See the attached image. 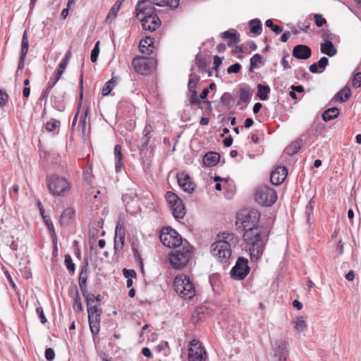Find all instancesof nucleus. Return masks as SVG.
I'll list each match as a JSON object with an SVG mask.
<instances>
[{
	"mask_svg": "<svg viewBox=\"0 0 361 361\" xmlns=\"http://www.w3.org/2000/svg\"><path fill=\"white\" fill-rule=\"evenodd\" d=\"M314 203V202L313 201L312 199H311L310 200L308 204L306 206L305 213L308 217L310 216V215L312 211Z\"/></svg>",
	"mask_w": 361,
	"mask_h": 361,
	"instance_id": "nucleus-61",
	"label": "nucleus"
},
{
	"mask_svg": "<svg viewBox=\"0 0 361 361\" xmlns=\"http://www.w3.org/2000/svg\"><path fill=\"white\" fill-rule=\"evenodd\" d=\"M317 63L319 68L324 69L329 63V59L326 56H323Z\"/></svg>",
	"mask_w": 361,
	"mask_h": 361,
	"instance_id": "nucleus-58",
	"label": "nucleus"
},
{
	"mask_svg": "<svg viewBox=\"0 0 361 361\" xmlns=\"http://www.w3.org/2000/svg\"><path fill=\"white\" fill-rule=\"evenodd\" d=\"M60 127V122L59 121L51 119L47 122L45 124L46 130L49 132L55 133V131L59 130Z\"/></svg>",
	"mask_w": 361,
	"mask_h": 361,
	"instance_id": "nucleus-34",
	"label": "nucleus"
},
{
	"mask_svg": "<svg viewBox=\"0 0 361 361\" xmlns=\"http://www.w3.org/2000/svg\"><path fill=\"white\" fill-rule=\"evenodd\" d=\"M28 49H29V42H28L27 35V30H25L24 33L23 35V37H22L20 55L26 56L27 54V51H28Z\"/></svg>",
	"mask_w": 361,
	"mask_h": 361,
	"instance_id": "nucleus-36",
	"label": "nucleus"
},
{
	"mask_svg": "<svg viewBox=\"0 0 361 361\" xmlns=\"http://www.w3.org/2000/svg\"><path fill=\"white\" fill-rule=\"evenodd\" d=\"M41 212H42V215L43 216L45 225L47 226L51 235L56 236L52 221L51 220V219L49 217L43 215L44 210L42 208L41 209Z\"/></svg>",
	"mask_w": 361,
	"mask_h": 361,
	"instance_id": "nucleus-37",
	"label": "nucleus"
},
{
	"mask_svg": "<svg viewBox=\"0 0 361 361\" xmlns=\"http://www.w3.org/2000/svg\"><path fill=\"white\" fill-rule=\"evenodd\" d=\"M179 0H166V6L171 8H176L179 6Z\"/></svg>",
	"mask_w": 361,
	"mask_h": 361,
	"instance_id": "nucleus-59",
	"label": "nucleus"
},
{
	"mask_svg": "<svg viewBox=\"0 0 361 361\" xmlns=\"http://www.w3.org/2000/svg\"><path fill=\"white\" fill-rule=\"evenodd\" d=\"M125 243V233L123 228L118 224L116 227V234L114 238V248L116 250L123 249Z\"/></svg>",
	"mask_w": 361,
	"mask_h": 361,
	"instance_id": "nucleus-20",
	"label": "nucleus"
},
{
	"mask_svg": "<svg viewBox=\"0 0 361 361\" xmlns=\"http://www.w3.org/2000/svg\"><path fill=\"white\" fill-rule=\"evenodd\" d=\"M266 25L268 27L271 28V30L276 34L279 35L283 31V28L279 25H275L273 23V21L270 19L267 20L265 23Z\"/></svg>",
	"mask_w": 361,
	"mask_h": 361,
	"instance_id": "nucleus-44",
	"label": "nucleus"
},
{
	"mask_svg": "<svg viewBox=\"0 0 361 361\" xmlns=\"http://www.w3.org/2000/svg\"><path fill=\"white\" fill-rule=\"evenodd\" d=\"M257 97L260 100L264 101L268 98V94L270 92V87L268 85L258 84L257 85Z\"/></svg>",
	"mask_w": 361,
	"mask_h": 361,
	"instance_id": "nucleus-31",
	"label": "nucleus"
},
{
	"mask_svg": "<svg viewBox=\"0 0 361 361\" xmlns=\"http://www.w3.org/2000/svg\"><path fill=\"white\" fill-rule=\"evenodd\" d=\"M241 69V66L240 63H236L231 66H230L228 69L227 72L228 73H238Z\"/></svg>",
	"mask_w": 361,
	"mask_h": 361,
	"instance_id": "nucleus-54",
	"label": "nucleus"
},
{
	"mask_svg": "<svg viewBox=\"0 0 361 361\" xmlns=\"http://www.w3.org/2000/svg\"><path fill=\"white\" fill-rule=\"evenodd\" d=\"M302 140H297L295 142H293L292 144L288 145L286 149L285 152L288 155H293L298 152L300 149L302 147Z\"/></svg>",
	"mask_w": 361,
	"mask_h": 361,
	"instance_id": "nucleus-29",
	"label": "nucleus"
},
{
	"mask_svg": "<svg viewBox=\"0 0 361 361\" xmlns=\"http://www.w3.org/2000/svg\"><path fill=\"white\" fill-rule=\"evenodd\" d=\"M74 305L73 308L77 309L78 311L82 310V305L81 302V300L78 293V291L76 290L75 296L74 298Z\"/></svg>",
	"mask_w": 361,
	"mask_h": 361,
	"instance_id": "nucleus-48",
	"label": "nucleus"
},
{
	"mask_svg": "<svg viewBox=\"0 0 361 361\" xmlns=\"http://www.w3.org/2000/svg\"><path fill=\"white\" fill-rule=\"evenodd\" d=\"M250 32L255 35H260L262 32V24L258 18L251 20L249 23Z\"/></svg>",
	"mask_w": 361,
	"mask_h": 361,
	"instance_id": "nucleus-30",
	"label": "nucleus"
},
{
	"mask_svg": "<svg viewBox=\"0 0 361 361\" xmlns=\"http://www.w3.org/2000/svg\"><path fill=\"white\" fill-rule=\"evenodd\" d=\"M99 42H97L95 44L94 47L93 48V49L91 51L90 59L92 63H94L97 61V58H98L99 53Z\"/></svg>",
	"mask_w": 361,
	"mask_h": 361,
	"instance_id": "nucleus-43",
	"label": "nucleus"
},
{
	"mask_svg": "<svg viewBox=\"0 0 361 361\" xmlns=\"http://www.w3.org/2000/svg\"><path fill=\"white\" fill-rule=\"evenodd\" d=\"M221 63L222 60L220 57H219L218 56H215L214 57V65L215 70L218 69L219 66L221 64Z\"/></svg>",
	"mask_w": 361,
	"mask_h": 361,
	"instance_id": "nucleus-64",
	"label": "nucleus"
},
{
	"mask_svg": "<svg viewBox=\"0 0 361 361\" xmlns=\"http://www.w3.org/2000/svg\"><path fill=\"white\" fill-rule=\"evenodd\" d=\"M165 199L173 216L176 219H183L186 212L182 200L171 191L166 192Z\"/></svg>",
	"mask_w": 361,
	"mask_h": 361,
	"instance_id": "nucleus-8",
	"label": "nucleus"
},
{
	"mask_svg": "<svg viewBox=\"0 0 361 361\" xmlns=\"http://www.w3.org/2000/svg\"><path fill=\"white\" fill-rule=\"evenodd\" d=\"M339 115V110L336 107H331L326 109L322 114V118L324 121H329L334 118H336Z\"/></svg>",
	"mask_w": 361,
	"mask_h": 361,
	"instance_id": "nucleus-28",
	"label": "nucleus"
},
{
	"mask_svg": "<svg viewBox=\"0 0 361 361\" xmlns=\"http://www.w3.org/2000/svg\"><path fill=\"white\" fill-rule=\"evenodd\" d=\"M25 57L26 56L25 55H20V60H19V63H18V68H17V71L16 73H18V71L20 70H22L24 67V64H25Z\"/></svg>",
	"mask_w": 361,
	"mask_h": 361,
	"instance_id": "nucleus-63",
	"label": "nucleus"
},
{
	"mask_svg": "<svg viewBox=\"0 0 361 361\" xmlns=\"http://www.w3.org/2000/svg\"><path fill=\"white\" fill-rule=\"evenodd\" d=\"M240 98L239 101L238 102V105H239L240 103H246L248 102L252 95V90L250 87H245L240 88Z\"/></svg>",
	"mask_w": 361,
	"mask_h": 361,
	"instance_id": "nucleus-26",
	"label": "nucleus"
},
{
	"mask_svg": "<svg viewBox=\"0 0 361 361\" xmlns=\"http://www.w3.org/2000/svg\"><path fill=\"white\" fill-rule=\"evenodd\" d=\"M87 264L84 265L80 271L78 282L79 284H87Z\"/></svg>",
	"mask_w": 361,
	"mask_h": 361,
	"instance_id": "nucleus-42",
	"label": "nucleus"
},
{
	"mask_svg": "<svg viewBox=\"0 0 361 361\" xmlns=\"http://www.w3.org/2000/svg\"><path fill=\"white\" fill-rule=\"evenodd\" d=\"M190 348L188 350V361H204L207 353L198 341L192 340L190 342Z\"/></svg>",
	"mask_w": 361,
	"mask_h": 361,
	"instance_id": "nucleus-15",
	"label": "nucleus"
},
{
	"mask_svg": "<svg viewBox=\"0 0 361 361\" xmlns=\"http://www.w3.org/2000/svg\"><path fill=\"white\" fill-rule=\"evenodd\" d=\"M314 19L317 27H322L326 23V19L320 14H314Z\"/></svg>",
	"mask_w": 361,
	"mask_h": 361,
	"instance_id": "nucleus-50",
	"label": "nucleus"
},
{
	"mask_svg": "<svg viewBox=\"0 0 361 361\" xmlns=\"http://www.w3.org/2000/svg\"><path fill=\"white\" fill-rule=\"evenodd\" d=\"M350 97L351 90L348 85H346L337 94H335L333 100L342 103L349 99Z\"/></svg>",
	"mask_w": 361,
	"mask_h": 361,
	"instance_id": "nucleus-24",
	"label": "nucleus"
},
{
	"mask_svg": "<svg viewBox=\"0 0 361 361\" xmlns=\"http://www.w3.org/2000/svg\"><path fill=\"white\" fill-rule=\"evenodd\" d=\"M223 38L229 39L228 45L229 47L237 44L240 40V35L237 32H231L230 31H226L222 33Z\"/></svg>",
	"mask_w": 361,
	"mask_h": 361,
	"instance_id": "nucleus-27",
	"label": "nucleus"
},
{
	"mask_svg": "<svg viewBox=\"0 0 361 361\" xmlns=\"http://www.w3.org/2000/svg\"><path fill=\"white\" fill-rule=\"evenodd\" d=\"M293 323L295 324L294 327H295V330L298 333H302V332L305 331L307 329V325L306 324V322L305 321V319L302 317H298L293 322Z\"/></svg>",
	"mask_w": 361,
	"mask_h": 361,
	"instance_id": "nucleus-33",
	"label": "nucleus"
},
{
	"mask_svg": "<svg viewBox=\"0 0 361 361\" xmlns=\"http://www.w3.org/2000/svg\"><path fill=\"white\" fill-rule=\"evenodd\" d=\"M75 217V209L73 207H68L61 214L59 223L62 226L69 225Z\"/></svg>",
	"mask_w": 361,
	"mask_h": 361,
	"instance_id": "nucleus-21",
	"label": "nucleus"
},
{
	"mask_svg": "<svg viewBox=\"0 0 361 361\" xmlns=\"http://www.w3.org/2000/svg\"><path fill=\"white\" fill-rule=\"evenodd\" d=\"M44 355L47 360L51 361L55 357V353L52 348H49L45 350Z\"/></svg>",
	"mask_w": 361,
	"mask_h": 361,
	"instance_id": "nucleus-55",
	"label": "nucleus"
},
{
	"mask_svg": "<svg viewBox=\"0 0 361 361\" xmlns=\"http://www.w3.org/2000/svg\"><path fill=\"white\" fill-rule=\"evenodd\" d=\"M87 305H91L92 304H95V298L94 295L92 293L89 294L85 298Z\"/></svg>",
	"mask_w": 361,
	"mask_h": 361,
	"instance_id": "nucleus-60",
	"label": "nucleus"
},
{
	"mask_svg": "<svg viewBox=\"0 0 361 361\" xmlns=\"http://www.w3.org/2000/svg\"><path fill=\"white\" fill-rule=\"evenodd\" d=\"M192 247L189 245H183V247L171 254L169 261L174 269H183L191 257Z\"/></svg>",
	"mask_w": 361,
	"mask_h": 361,
	"instance_id": "nucleus-9",
	"label": "nucleus"
},
{
	"mask_svg": "<svg viewBox=\"0 0 361 361\" xmlns=\"http://www.w3.org/2000/svg\"><path fill=\"white\" fill-rule=\"evenodd\" d=\"M135 11L137 18L142 16L141 24L145 30L154 32L161 25V20L150 1H139L136 5Z\"/></svg>",
	"mask_w": 361,
	"mask_h": 361,
	"instance_id": "nucleus-2",
	"label": "nucleus"
},
{
	"mask_svg": "<svg viewBox=\"0 0 361 361\" xmlns=\"http://www.w3.org/2000/svg\"><path fill=\"white\" fill-rule=\"evenodd\" d=\"M114 82L115 80L113 78L104 84L102 91L103 96H107L110 94L113 90Z\"/></svg>",
	"mask_w": 361,
	"mask_h": 361,
	"instance_id": "nucleus-38",
	"label": "nucleus"
},
{
	"mask_svg": "<svg viewBox=\"0 0 361 361\" xmlns=\"http://www.w3.org/2000/svg\"><path fill=\"white\" fill-rule=\"evenodd\" d=\"M188 91L190 92V94L188 96L190 103L192 105H200L201 104V100L198 97L197 90H192Z\"/></svg>",
	"mask_w": 361,
	"mask_h": 361,
	"instance_id": "nucleus-40",
	"label": "nucleus"
},
{
	"mask_svg": "<svg viewBox=\"0 0 361 361\" xmlns=\"http://www.w3.org/2000/svg\"><path fill=\"white\" fill-rule=\"evenodd\" d=\"M247 263L246 259L239 257L231 271V277L237 280H242L245 278L250 271Z\"/></svg>",
	"mask_w": 361,
	"mask_h": 361,
	"instance_id": "nucleus-14",
	"label": "nucleus"
},
{
	"mask_svg": "<svg viewBox=\"0 0 361 361\" xmlns=\"http://www.w3.org/2000/svg\"><path fill=\"white\" fill-rule=\"evenodd\" d=\"M352 85L354 87H361V72L356 73L352 79Z\"/></svg>",
	"mask_w": 361,
	"mask_h": 361,
	"instance_id": "nucleus-51",
	"label": "nucleus"
},
{
	"mask_svg": "<svg viewBox=\"0 0 361 361\" xmlns=\"http://www.w3.org/2000/svg\"><path fill=\"white\" fill-rule=\"evenodd\" d=\"M320 51L322 54H325L329 57L334 56L337 54V50L334 47L333 42L330 40H326L321 43Z\"/></svg>",
	"mask_w": 361,
	"mask_h": 361,
	"instance_id": "nucleus-23",
	"label": "nucleus"
},
{
	"mask_svg": "<svg viewBox=\"0 0 361 361\" xmlns=\"http://www.w3.org/2000/svg\"><path fill=\"white\" fill-rule=\"evenodd\" d=\"M221 102L222 104L231 107L233 105L234 100L231 93L225 92L221 97Z\"/></svg>",
	"mask_w": 361,
	"mask_h": 361,
	"instance_id": "nucleus-35",
	"label": "nucleus"
},
{
	"mask_svg": "<svg viewBox=\"0 0 361 361\" xmlns=\"http://www.w3.org/2000/svg\"><path fill=\"white\" fill-rule=\"evenodd\" d=\"M178 183L179 186L185 192H192L194 190L192 183L190 181V177L185 173L178 174Z\"/></svg>",
	"mask_w": 361,
	"mask_h": 361,
	"instance_id": "nucleus-19",
	"label": "nucleus"
},
{
	"mask_svg": "<svg viewBox=\"0 0 361 361\" xmlns=\"http://www.w3.org/2000/svg\"><path fill=\"white\" fill-rule=\"evenodd\" d=\"M156 61L152 58L137 56L133 61L132 66L135 72L141 75H148L154 68Z\"/></svg>",
	"mask_w": 361,
	"mask_h": 361,
	"instance_id": "nucleus-11",
	"label": "nucleus"
},
{
	"mask_svg": "<svg viewBox=\"0 0 361 361\" xmlns=\"http://www.w3.org/2000/svg\"><path fill=\"white\" fill-rule=\"evenodd\" d=\"M47 184L53 196H64L71 188V183L64 177L58 175L47 177Z\"/></svg>",
	"mask_w": 361,
	"mask_h": 361,
	"instance_id": "nucleus-5",
	"label": "nucleus"
},
{
	"mask_svg": "<svg viewBox=\"0 0 361 361\" xmlns=\"http://www.w3.org/2000/svg\"><path fill=\"white\" fill-rule=\"evenodd\" d=\"M175 291L184 299H191L195 295V288L190 279L184 274L177 276L173 280Z\"/></svg>",
	"mask_w": 361,
	"mask_h": 361,
	"instance_id": "nucleus-4",
	"label": "nucleus"
},
{
	"mask_svg": "<svg viewBox=\"0 0 361 361\" xmlns=\"http://www.w3.org/2000/svg\"><path fill=\"white\" fill-rule=\"evenodd\" d=\"M123 276L127 279H133L136 277V272L134 269H123Z\"/></svg>",
	"mask_w": 361,
	"mask_h": 361,
	"instance_id": "nucleus-53",
	"label": "nucleus"
},
{
	"mask_svg": "<svg viewBox=\"0 0 361 361\" xmlns=\"http://www.w3.org/2000/svg\"><path fill=\"white\" fill-rule=\"evenodd\" d=\"M161 242L166 247H177L183 243L181 235L171 227L164 228L160 233Z\"/></svg>",
	"mask_w": 361,
	"mask_h": 361,
	"instance_id": "nucleus-10",
	"label": "nucleus"
},
{
	"mask_svg": "<svg viewBox=\"0 0 361 361\" xmlns=\"http://www.w3.org/2000/svg\"><path fill=\"white\" fill-rule=\"evenodd\" d=\"M262 63V56L259 54H255L251 59H250V71L252 72L254 68H257L258 63Z\"/></svg>",
	"mask_w": 361,
	"mask_h": 361,
	"instance_id": "nucleus-41",
	"label": "nucleus"
},
{
	"mask_svg": "<svg viewBox=\"0 0 361 361\" xmlns=\"http://www.w3.org/2000/svg\"><path fill=\"white\" fill-rule=\"evenodd\" d=\"M238 243V238L233 233H219L211 246V252L220 262H226L231 255L232 247H235Z\"/></svg>",
	"mask_w": 361,
	"mask_h": 361,
	"instance_id": "nucleus-1",
	"label": "nucleus"
},
{
	"mask_svg": "<svg viewBox=\"0 0 361 361\" xmlns=\"http://www.w3.org/2000/svg\"><path fill=\"white\" fill-rule=\"evenodd\" d=\"M220 155L219 153L209 152L203 157V163L207 166H213L219 163Z\"/></svg>",
	"mask_w": 361,
	"mask_h": 361,
	"instance_id": "nucleus-25",
	"label": "nucleus"
},
{
	"mask_svg": "<svg viewBox=\"0 0 361 361\" xmlns=\"http://www.w3.org/2000/svg\"><path fill=\"white\" fill-rule=\"evenodd\" d=\"M153 131V128L150 124H147L142 132V137L140 140V143L137 145L140 154L142 156L145 154V150L147 147L149 142L151 138V133Z\"/></svg>",
	"mask_w": 361,
	"mask_h": 361,
	"instance_id": "nucleus-16",
	"label": "nucleus"
},
{
	"mask_svg": "<svg viewBox=\"0 0 361 361\" xmlns=\"http://www.w3.org/2000/svg\"><path fill=\"white\" fill-rule=\"evenodd\" d=\"M288 170L285 166L276 167L271 173L270 180L273 185H281L286 179Z\"/></svg>",
	"mask_w": 361,
	"mask_h": 361,
	"instance_id": "nucleus-17",
	"label": "nucleus"
},
{
	"mask_svg": "<svg viewBox=\"0 0 361 361\" xmlns=\"http://www.w3.org/2000/svg\"><path fill=\"white\" fill-rule=\"evenodd\" d=\"M154 38L150 36H146L144 39H142L140 42L145 44V45H147L149 47L154 48Z\"/></svg>",
	"mask_w": 361,
	"mask_h": 361,
	"instance_id": "nucleus-57",
	"label": "nucleus"
},
{
	"mask_svg": "<svg viewBox=\"0 0 361 361\" xmlns=\"http://www.w3.org/2000/svg\"><path fill=\"white\" fill-rule=\"evenodd\" d=\"M88 313V322L91 333L97 335L99 331V324L101 320L102 310L97 304L87 305Z\"/></svg>",
	"mask_w": 361,
	"mask_h": 361,
	"instance_id": "nucleus-12",
	"label": "nucleus"
},
{
	"mask_svg": "<svg viewBox=\"0 0 361 361\" xmlns=\"http://www.w3.org/2000/svg\"><path fill=\"white\" fill-rule=\"evenodd\" d=\"M311 49L307 45L298 44L293 49V56L298 59H307L311 56Z\"/></svg>",
	"mask_w": 361,
	"mask_h": 361,
	"instance_id": "nucleus-18",
	"label": "nucleus"
},
{
	"mask_svg": "<svg viewBox=\"0 0 361 361\" xmlns=\"http://www.w3.org/2000/svg\"><path fill=\"white\" fill-rule=\"evenodd\" d=\"M36 313L38 314L40 318V321L42 324H45L47 322V318L44 314V310L42 307H37L36 308Z\"/></svg>",
	"mask_w": 361,
	"mask_h": 361,
	"instance_id": "nucleus-56",
	"label": "nucleus"
},
{
	"mask_svg": "<svg viewBox=\"0 0 361 361\" xmlns=\"http://www.w3.org/2000/svg\"><path fill=\"white\" fill-rule=\"evenodd\" d=\"M255 201L265 207L273 205L277 200L278 196L274 188L267 185L258 186L255 192Z\"/></svg>",
	"mask_w": 361,
	"mask_h": 361,
	"instance_id": "nucleus-7",
	"label": "nucleus"
},
{
	"mask_svg": "<svg viewBox=\"0 0 361 361\" xmlns=\"http://www.w3.org/2000/svg\"><path fill=\"white\" fill-rule=\"evenodd\" d=\"M58 81L59 80H56V78H51L50 80L48 82V85H47V90L42 92V96L47 97L48 94H49L50 91L51 90V89L54 87V85L56 84V82Z\"/></svg>",
	"mask_w": 361,
	"mask_h": 361,
	"instance_id": "nucleus-47",
	"label": "nucleus"
},
{
	"mask_svg": "<svg viewBox=\"0 0 361 361\" xmlns=\"http://www.w3.org/2000/svg\"><path fill=\"white\" fill-rule=\"evenodd\" d=\"M267 237L262 233L259 228H249L245 231L243 240L246 247L249 248L252 261L257 260L262 255Z\"/></svg>",
	"mask_w": 361,
	"mask_h": 361,
	"instance_id": "nucleus-3",
	"label": "nucleus"
},
{
	"mask_svg": "<svg viewBox=\"0 0 361 361\" xmlns=\"http://www.w3.org/2000/svg\"><path fill=\"white\" fill-rule=\"evenodd\" d=\"M65 264L66 266V268L73 272L75 270V264L73 262L72 258L69 255H65Z\"/></svg>",
	"mask_w": 361,
	"mask_h": 361,
	"instance_id": "nucleus-45",
	"label": "nucleus"
},
{
	"mask_svg": "<svg viewBox=\"0 0 361 361\" xmlns=\"http://www.w3.org/2000/svg\"><path fill=\"white\" fill-rule=\"evenodd\" d=\"M114 160H115V169L117 173L121 171L123 168V155L121 152V147L119 145H116L114 147Z\"/></svg>",
	"mask_w": 361,
	"mask_h": 361,
	"instance_id": "nucleus-22",
	"label": "nucleus"
},
{
	"mask_svg": "<svg viewBox=\"0 0 361 361\" xmlns=\"http://www.w3.org/2000/svg\"><path fill=\"white\" fill-rule=\"evenodd\" d=\"M89 108L87 107L85 109V113L81 116L80 118V123H81L82 125V129L85 130V128H86V126L87 124V115L89 114Z\"/></svg>",
	"mask_w": 361,
	"mask_h": 361,
	"instance_id": "nucleus-52",
	"label": "nucleus"
},
{
	"mask_svg": "<svg viewBox=\"0 0 361 361\" xmlns=\"http://www.w3.org/2000/svg\"><path fill=\"white\" fill-rule=\"evenodd\" d=\"M200 80V78L193 73L190 75L189 80L188 82V90H196L197 84Z\"/></svg>",
	"mask_w": 361,
	"mask_h": 361,
	"instance_id": "nucleus-39",
	"label": "nucleus"
},
{
	"mask_svg": "<svg viewBox=\"0 0 361 361\" xmlns=\"http://www.w3.org/2000/svg\"><path fill=\"white\" fill-rule=\"evenodd\" d=\"M154 49V48L149 47L147 45H145V44L141 42H140L139 49L140 51L143 54L149 55L152 54Z\"/></svg>",
	"mask_w": 361,
	"mask_h": 361,
	"instance_id": "nucleus-46",
	"label": "nucleus"
},
{
	"mask_svg": "<svg viewBox=\"0 0 361 361\" xmlns=\"http://www.w3.org/2000/svg\"><path fill=\"white\" fill-rule=\"evenodd\" d=\"M289 344L287 341L279 339L273 344L274 361H286L289 353Z\"/></svg>",
	"mask_w": 361,
	"mask_h": 361,
	"instance_id": "nucleus-13",
	"label": "nucleus"
},
{
	"mask_svg": "<svg viewBox=\"0 0 361 361\" xmlns=\"http://www.w3.org/2000/svg\"><path fill=\"white\" fill-rule=\"evenodd\" d=\"M8 100V94L4 90H0V106L4 107L6 105Z\"/></svg>",
	"mask_w": 361,
	"mask_h": 361,
	"instance_id": "nucleus-49",
	"label": "nucleus"
},
{
	"mask_svg": "<svg viewBox=\"0 0 361 361\" xmlns=\"http://www.w3.org/2000/svg\"><path fill=\"white\" fill-rule=\"evenodd\" d=\"M298 26H299L300 30L306 32L307 30V29L310 28V25L309 22H307V20H305L304 22H300Z\"/></svg>",
	"mask_w": 361,
	"mask_h": 361,
	"instance_id": "nucleus-62",
	"label": "nucleus"
},
{
	"mask_svg": "<svg viewBox=\"0 0 361 361\" xmlns=\"http://www.w3.org/2000/svg\"><path fill=\"white\" fill-rule=\"evenodd\" d=\"M121 5V3L118 4V1H116V3L112 6L110 11L109 12V13L106 16V22H111L113 19H114L116 17L117 13H118V11L120 10Z\"/></svg>",
	"mask_w": 361,
	"mask_h": 361,
	"instance_id": "nucleus-32",
	"label": "nucleus"
},
{
	"mask_svg": "<svg viewBox=\"0 0 361 361\" xmlns=\"http://www.w3.org/2000/svg\"><path fill=\"white\" fill-rule=\"evenodd\" d=\"M260 219V214L255 209L243 210L236 215L235 225L239 228L246 231L249 228H258L257 226Z\"/></svg>",
	"mask_w": 361,
	"mask_h": 361,
	"instance_id": "nucleus-6",
	"label": "nucleus"
}]
</instances>
